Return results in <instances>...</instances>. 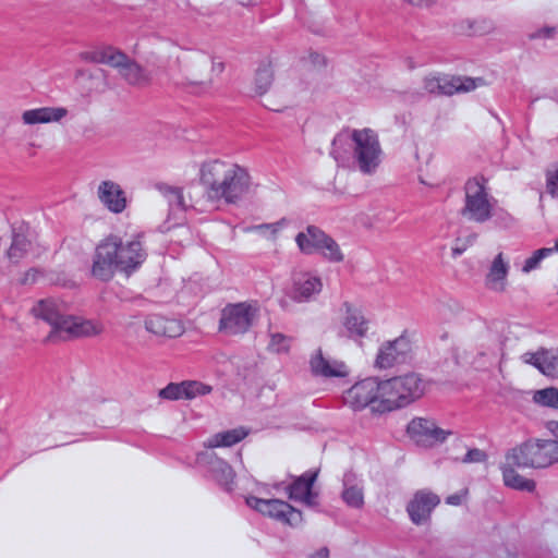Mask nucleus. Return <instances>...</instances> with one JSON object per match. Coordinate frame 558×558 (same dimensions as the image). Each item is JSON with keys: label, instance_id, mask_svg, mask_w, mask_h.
<instances>
[{"label": "nucleus", "instance_id": "1", "mask_svg": "<svg viewBox=\"0 0 558 558\" xmlns=\"http://www.w3.org/2000/svg\"><path fill=\"white\" fill-rule=\"evenodd\" d=\"M198 179L206 198L225 205L242 201L253 184L247 168L226 159L205 160L199 167Z\"/></svg>", "mask_w": 558, "mask_h": 558}, {"label": "nucleus", "instance_id": "2", "mask_svg": "<svg viewBox=\"0 0 558 558\" xmlns=\"http://www.w3.org/2000/svg\"><path fill=\"white\" fill-rule=\"evenodd\" d=\"M145 259L146 252L141 234H112L97 244L90 272L96 279L108 281L116 271L129 275L137 269Z\"/></svg>", "mask_w": 558, "mask_h": 558}, {"label": "nucleus", "instance_id": "3", "mask_svg": "<svg viewBox=\"0 0 558 558\" xmlns=\"http://www.w3.org/2000/svg\"><path fill=\"white\" fill-rule=\"evenodd\" d=\"M31 314L51 327L48 339L93 337L104 331V326L98 320L68 314L65 304L58 299L48 298L37 301Z\"/></svg>", "mask_w": 558, "mask_h": 558}, {"label": "nucleus", "instance_id": "4", "mask_svg": "<svg viewBox=\"0 0 558 558\" xmlns=\"http://www.w3.org/2000/svg\"><path fill=\"white\" fill-rule=\"evenodd\" d=\"M381 409L392 411L421 398L425 391L424 380L415 373H409L381 380Z\"/></svg>", "mask_w": 558, "mask_h": 558}, {"label": "nucleus", "instance_id": "5", "mask_svg": "<svg viewBox=\"0 0 558 558\" xmlns=\"http://www.w3.org/2000/svg\"><path fill=\"white\" fill-rule=\"evenodd\" d=\"M496 199L490 193L488 180L483 175L470 178L464 185V206L462 215L465 219L483 223L494 216Z\"/></svg>", "mask_w": 558, "mask_h": 558}, {"label": "nucleus", "instance_id": "6", "mask_svg": "<svg viewBox=\"0 0 558 558\" xmlns=\"http://www.w3.org/2000/svg\"><path fill=\"white\" fill-rule=\"evenodd\" d=\"M353 157L359 170L365 174L374 173L383 160V148L378 133L369 128L351 132Z\"/></svg>", "mask_w": 558, "mask_h": 558}, {"label": "nucleus", "instance_id": "7", "mask_svg": "<svg viewBox=\"0 0 558 558\" xmlns=\"http://www.w3.org/2000/svg\"><path fill=\"white\" fill-rule=\"evenodd\" d=\"M456 432L432 416H415L407 425V436L417 447L434 449L448 441Z\"/></svg>", "mask_w": 558, "mask_h": 558}, {"label": "nucleus", "instance_id": "8", "mask_svg": "<svg viewBox=\"0 0 558 558\" xmlns=\"http://www.w3.org/2000/svg\"><path fill=\"white\" fill-rule=\"evenodd\" d=\"M337 322L343 337L362 343L372 329V322L365 307L357 301L344 300L336 310Z\"/></svg>", "mask_w": 558, "mask_h": 558}, {"label": "nucleus", "instance_id": "9", "mask_svg": "<svg viewBox=\"0 0 558 558\" xmlns=\"http://www.w3.org/2000/svg\"><path fill=\"white\" fill-rule=\"evenodd\" d=\"M258 316L259 307L256 303L229 304L221 311L218 330L226 336L243 335L248 331Z\"/></svg>", "mask_w": 558, "mask_h": 558}, {"label": "nucleus", "instance_id": "10", "mask_svg": "<svg viewBox=\"0 0 558 558\" xmlns=\"http://www.w3.org/2000/svg\"><path fill=\"white\" fill-rule=\"evenodd\" d=\"M246 505L263 515L271 519L296 525L302 521L301 512L295 510L283 500L268 497L248 495L245 498Z\"/></svg>", "mask_w": 558, "mask_h": 558}, {"label": "nucleus", "instance_id": "11", "mask_svg": "<svg viewBox=\"0 0 558 558\" xmlns=\"http://www.w3.org/2000/svg\"><path fill=\"white\" fill-rule=\"evenodd\" d=\"M483 84L482 78L452 76L441 73H430L426 75L423 81V87L427 93L442 95L471 92Z\"/></svg>", "mask_w": 558, "mask_h": 558}, {"label": "nucleus", "instance_id": "12", "mask_svg": "<svg viewBox=\"0 0 558 558\" xmlns=\"http://www.w3.org/2000/svg\"><path fill=\"white\" fill-rule=\"evenodd\" d=\"M380 395V379L371 377L353 385L345 391L343 398L344 402L352 408L361 409L372 405L374 410L383 412Z\"/></svg>", "mask_w": 558, "mask_h": 558}, {"label": "nucleus", "instance_id": "13", "mask_svg": "<svg viewBox=\"0 0 558 558\" xmlns=\"http://www.w3.org/2000/svg\"><path fill=\"white\" fill-rule=\"evenodd\" d=\"M509 275L510 259L504 252H498L488 262L484 278V286L493 293H507L510 287Z\"/></svg>", "mask_w": 558, "mask_h": 558}, {"label": "nucleus", "instance_id": "14", "mask_svg": "<svg viewBox=\"0 0 558 558\" xmlns=\"http://www.w3.org/2000/svg\"><path fill=\"white\" fill-rule=\"evenodd\" d=\"M414 342L408 333H402L393 340L384 342L378 351L376 364L386 368L401 362L413 351Z\"/></svg>", "mask_w": 558, "mask_h": 558}, {"label": "nucleus", "instance_id": "15", "mask_svg": "<svg viewBox=\"0 0 558 558\" xmlns=\"http://www.w3.org/2000/svg\"><path fill=\"white\" fill-rule=\"evenodd\" d=\"M439 502L440 498L428 489L415 492L407 505L411 521L417 525L426 523Z\"/></svg>", "mask_w": 558, "mask_h": 558}, {"label": "nucleus", "instance_id": "16", "mask_svg": "<svg viewBox=\"0 0 558 558\" xmlns=\"http://www.w3.org/2000/svg\"><path fill=\"white\" fill-rule=\"evenodd\" d=\"M310 368L314 375L324 378H343L349 375V366L343 361L325 354L322 349L312 353Z\"/></svg>", "mask_w": 558, "mask_h": 558}, {"label": "nucleus", "instance_id": "17", "mask_svg": "<svg viewBox=\"0 0 558 558\" xmlns=\"http://www.w3.org/2000/svg\"><path fill=\"white\" fill-rule=\"evenodd\" d=\"M323 290L322 278L312 272H301L293 277L290 296L299 303L310 302Z\"/></svg>", "mask_w": 558, "mask_h": 558}, {"label": "nucleus", "instance_id": "18", "mask_svg": "<svg viewBox=\"0 0 558 558\" xmlns=\"http://www.w3.org/2000/svg\"><path fill=\"white\" fill-rule=\"evenodd\" d=\"M509 461L519 462V466L544 468L546 460L543 457L541 440L533 439L509 450Z\"/></svg>", "mask_w": 558, "mask_h": 558}, {"label": "nucleus", "instance_id": "19", "mask_svg": "<svg viewBox=\"0 0 558 558\" xmlns=\"http://www.w3.org/2000/svg\"><path fill=\"white\" fill-rule=\"evenodd\" d=\"M156 190L165 198L168 205V221L179 225L187 209L186 199L181 187L170 185L168 183H157Z\"/></svg>", "mask_w": 558, "mask_h": 558}, {"label": "nucleus", "instance_id": "20", "mask_svg": "<svg viewBox=\"0 0 558 558\" xmlns=\"http://www.w3.org/2000/svg\"><path fill=\"white\" fill-rule=\"evenodd\" d=\"M144 327L149 333L165 338H178L185 331L182 320L159 314L148 315L144 319Z\"/></svg>", "mask_w": 558, "mask_h": 558}, {"label": "nucleus", "instance_id": "21", "mask_svg": "<svg viewBox=\"0 0 558 558\" xmlns=\"http://www.w3.org/2000/svg\"><path fill=\"white\" fill-rule=\"evenodd\" d=\"M68 116L63 107H37L26 109L21 113V122L26 126L58 123Z\"/></svg>", "mask_w": 558, "mask_h": 558}, {"label": "nucleus", "instance_id": "22", "mask_svg": "<svg viewBox=\"0 0 558 558\" xmlns=\"http://www.w3.org/2000/svg\"><path fill=\"white\" fill-rule=\"evenodd\" d=\"M98 197L100 202L111 213L120 214L128 206V197L121 185L114 181L107 180L98 186Z\"/></svg>", "mask_w": 558, "mask_h": 558}, {"label": "nucleus", "instance_id": "23", "mask_svg": "<svg viewBox=\"0 0 558 558\" xmlns=\"http://www.w3.org/2000/svg\"><path fill=\"white\" fill-rule=\"evenodd\" d=\"M81 58L85 61L101 63L116 68L119 70V72L130 59L121 50L112 46L96 47L94 49L84 51L81 53Z\"/></svg>", "mask_w": 558, "mask_h": 558}, {"label": "nucleus", "instance_id": "24", "mask_svg": "<svg viewBox=\"0 0 558 558\" xmlns=\"http://www.w3.org/2000/svg\"><path fill=\"white\" fill-rule=\"evenodd\" d=\"M316 478L315 473H305L298 477L291 485L287 487L289 497L294 501L304 504L306 506L316 505L317 492L314 488Z\"/></svg>", "mask_w": 558, "mask_h": 558}, {"label": "nucleus", "instance_id": "25", "mask_svg": "<svg viewBox=\"0 0 558 558\" xmlns=\"http://www.w3.org/2000/svg\"><path fill=\"white\" fill-rule=\"evenodd\" d=\"M522 359L525 363L535 366L545 376L558 377V349L527 352Z\"/></svg>", "mask_w": 558, "mask_h": 558}, {"label": "nucleus", "instance_id": "26", "mask_svg": "<svg viewBox=\"0 0 558 558\" xmlns=\"http://www.w3.org/2000/svg\"><path fill=\"white\" fill-rule=\"evenodd\" d=\"M36 247L31 234L22 227L14 229L11 246L7 251V256L11 263L17 264L35 255Z\"/></svg>", "mask_w": 558, "mask_h": 558}, {"label": "nucleus", "instance_id": "27", "mask_svg": "<svg viewBox=\"0 0 558 558\" xmlns=\"http://www.w3.org/2000/svg\"><path fill=\"white\" fill-rule=\"evenodd\" d=\"M524 468L519 466V462H510L509 453H507L501 465L505 485L518 490L532 492L535 488V483L518 472V469Z\"/></svg>", "mask_w": 558, "mask_h": 558}, {"label": "nucleus", "instance_id": "28", "mask_svg": "<svg viewBox=\"0 0 558 558\" xmlns=\"http://www.w3.org/2000/svg\"><path fill=\"white\" fill-rule=\"evenodd\" d=\"M248 434L250 430L243 426L220 430L207 437L204 440V447L208 449L229 448L245 439Z\"/></svg>", "mask_w": 558, "mask_h": 558}, {"label": "nucleus", "instance_id": "29", "mask_svg": "<svg viewBox=\"0 0 558 558\" xmlns=\"http://www.w3.org/2000/svg\"><path fill=\"white\" fill-rule=\"evenodd\" d=\"M342 500L352 508H362L364 505V490L362 481L354 473H347L343 477Z\"/></svg>", "mask_w": 558, "mask_h": 558}, {"label": "nucleus", "instance_id": "30", "mask_svg": "<svg viewBox=\"0 0 558 558\" xmlns=\"http://www.w3.org/2000/svg\"><path fill=\"white\" fill-rule=\"evenodd\" d=\"M274 76H275V66L270 61L264 62L259 64L257 68L253 81H252V93L254 96L260 97L264 96L274 86Z\"/></svg>", "mask_w": 558, "mask_h": 558}, {"label": "nucleus", "instance_id": "31", "mask_svg": "<svg viewBox=\"0 0 558 558\" xmlns=\"http://www.w3.org/2000/svg\"><path fill=\"white\" fill-rule=\"evenodd\" d=\"M263 105L272 111H282L293 102V94L284 85L276 83L262 99Z\"/></svg>", "mask_w": 558, "mask_h": 558}, {"label": "nucleus", "instance_id": "32", "mask_svg": "<svg viewBox=\"0 0 558 558\" xmlns=\"http://www.w3.org/2000/svg\"><path fill=\"white\" fill-rule=\"evenodd\" d=\"M326 233L316 227H307L301 231L295 242L301 252L305 254L317 253L322 242L325 240Z\"/></svg>", "mask_w": 558, "mask_h": 558}, {"label": "nucleus", "instance_id": "33", "mask_svg": "<svg viewBox=\"0 0 558 558\" xmlns=\"http://www.w3.org/2000/svg\"><path fill=\"white\" fill-rule=\"evenodd\" d=\"M213 473L215 478L226 489L232 490L236 487L235 472L233 468L225 460H217L213 466Z\"/></svg>", "mask_w": 558, "mask_h": 558}, {"label": "nucleus", "instance_id": "34", "mask_svg": "<svg viewBox=\"0 0 558 558\" xmlns=\"http://www.w3.org/2000/svg\"><path fill=\"white\" fill-rule=\"evenodd\" d=\"M317 253H319L330 263H342L345 258V255L340 245L327 234L325 240L322 242Z\"/></svg>", "mask_w": 558, "mask_h": 558}, {"label": "nucleus", "instance_id": "35", "mask_svg": "<svg viewBox=\"0 0 558 558\" xmlns=\"http://www.w3.org/2000/svg\"><path fill=\"white\" fill-rule=\"evenodd\" d=\"M121 75L133 85H142L148 82L147 72L133 60L129 59L126 64L120 71Z\"/></svg>", "mask_w": 558, "mask_h": 558}, {"label": "nucleus", "instance_id": "36", "mask_svg": "<svg viewBox=\"0 0 558 558\" xmlns=\"http://www.w3.org/2000/svg\"><path fill=\"white\" fill-rule=\"evenodd\" d=\"M288 226L289 220L282 218L276 222L257 225L252 228V231L264 239L274 241Z\"/></svg>", "mask_w": 558, "mask_h": 558}, {"label": "nucleus", "instance_id": "37", "mask_svg": "<svg viewBox=\"0 0 558 558\" xmlns=\"http://www.w3.org/2000/svg\"><path fill=\"white\" fill-rule=\"evenodd\" d=\"M418 181L421 184L434 189L444 183V178L437 167L427 163L418 169Z\"/></svg>", "mask_w": 558, "mask_h": 558}, {"label": "nucleus", "instance_id": "38", "mask_svg": "<svg viewBox=\"0 0 558 558\" xmlns=\"http://www.w3.org/2000/svg\"><path fill=\"white\" fill-rule=\"evenodd\" d=\"M292 339L281 332H272L269 336L267 349L276 354H286L290 351Z\"/></svg>", "mask_w": 558, "mask_h": 558}, {"label": "nucleus", "instance_id": "39", "mask_svg": "<svg viewBox=\"0 0 558 558\" xmlns=\"http://www.w3.org/2000/svg\"><path fill=\"white\" fill-rule=\"evenodd\" d=\"M533 401L542 407L558 409V389L549 387L534 392Z\"/></svg>", "mask_w": 558, "mask_h": 558}, {"label": "nucleus", "instance_id": "40", "mask_svg": "<svg viewBox=\"0 0 558 558\" xmlns=\"http://www.w3.org/2000/svg\"><path fill=\"white\" fill-rule=\"evenodd\" d=\"M550 255H553V250H550L549 246L534 251L533 254L523 262L521 271L523 274H529L537 269L542 260Z\"/></svg>", "mask_w": 558, "mask_h": 558}, {"label": "nucleus", "instance_id": "41", "mask_svg": "<svg viewBox=\"0 0 558 558\" xmlns=\"http://www.w3.org/2000/svg\"><path fill=\"white\" fill-rule=\"evenodd\" d=\"M184 399H194L211 392V387L196 380L182 381Z\"/></svg>", "mask_w": 558, "mask_h": 558}, {"label": "nucleus", "instance_id": "42", "mask_svg": "<svg viewBox=\"0 0 558 558\" xmlns=\"http://www.w3.org/2000/svg\"><path fill=\"white\" fill-rule=\"evenodd\" d=\"M545 186L550 195L558 196V161L551 162L547 167L545 171Z\"/></svg>", "mask_w": 558, "mask_h": 558}, {"label": "nucleus", "instance_id": "43", "mask_svg": "<svg viewBox=\"0 0 558 558\" xmlns=\"http://www.w3.org/2000/svg\"><path fill=\"white\" fill-rule=\"evenodd\" d=\"M541 447L546 466L558 461V438L541 440Z\"/></svg>", "mask_w": 558, "mask_h": 558}, {"label": "nucleus", "instance_id": "44", "mask_svg": "<svg viewBox=\"0 0 558 558\" xmlns=\"http://www.w3.org/2000/svg\"><path fill=\"white\" fill-rule=\"evenodd\" d=\"M159 397L167 400L184 399L183 384L172 383L159 391Z\"/></svg>", "mask_w": 558, "mask_h": 558}, {"label": "nucleus", "instance_id": "45", "mask_svg": "<svg viewBox=\"0 0 558 558\" xmlns=\"http://www.w3.org/2000/svg\"><path fill=\"white\" fill-rule=\"evenodd\" d=\"M201 75L192 74L191 82L194 84L206 85L211 81L210 70L211 63L208 59H204L201 63Z\"/></svg>", "mask_w": 558, "mask_h": 558}, {"label": "nucleus", "instance_id": "46", "mask_svg": "<svg viewBox=\"0 0 558 558\" xmlns=\"http://www.w3.org/2000/svg\"><path fill=\"white\" fill-rule=\"evenodd\" d=\"M466 499V490H461L459 493L452 494L447 497L446 502L451 506L462 505Z\"/></svg>", "mask_w": 558, "mask_h": 558}, {"label": "nucleus", "instance_id": "47", "mask_svg": "<svg viewBox=\"0 0 558 558\" xmlns=\"http://www.w3.org/2000/svg\"><path fill=\"white\" fill-rule=\"evenodd\" d=\"M403 2L408 3L411 7L420 8V9H427L436 4L438 0H402Z\"/></svg>", "mask_w": 558, "mask_h": 558}, {"label": "nucleus", "instance_id": "48", "mask_svg": "<svg viewBox=\"0 0 558 558\" xmlns=\"http://www.w3.org/2000/svg\"><path fill=\"white\" fill-rule=\"evenodd\" d=\"M556 29L553 26H544L536 31L531 37L532 38H550L555 35Z\"/></svg>", "mask_w": 558, "mask_h": 558}, {"label": "nucleus", "instance_id": "49", "mask_svg": "<svg viewBox=\"0 0 558 558\" xmlns=\"http://www.w3.org/2000/svg\"><path fill=\"white\" fill-rule=\"evenodd\" d=\"M547 430L549 432V434L555 437V438H558V422L557 421H550L547 423Z\"/></svg>", "mask_w": 558, "mask_h": 558}, {"label": "nucleus", "instance_id": "50", "mask_svg": "<svg viewBox=\"0 0 558 558\" xmlns=\"http://www.w3.org/2000/svg\"><path fill=\"white\" fill-rule=\"evenodd\" d=\"M36 277H37V271L34 269H31L25 274V277L21 279V282H23V283L33 282V281H35Z\"/></svg>", "mask_w": 558, "mask_h": 558}, {"label": "nucleus", "instance_id": "51", "mask_svg": "<svg viewBox=\"0 0 558 558\" xmlns=\"http://www.w3.org/2000/svg\"><path fill=\"white\" fill-rule=\"evenodd\" d=\"M451 252H452V257H457L464 252V247L456 246V247L451 248Z\"/></svg>", "mask_w": 558, "mask_h": 558}, {"label": "nucleus", "instance_id": "52", "mask_svg": "<svg viewBox=\"0 0 558 558\" xmlns=\"http://www.w3.org/2000/svg\"><path fill=\"white\" fill-rule=\"evenodd\" d=\"M549 247H550V250H553V254L558 253V236L555 239L554 245L549 246Z\"/></svg>", "mask_w": 558, "mask_h": 558}]
</instances>
